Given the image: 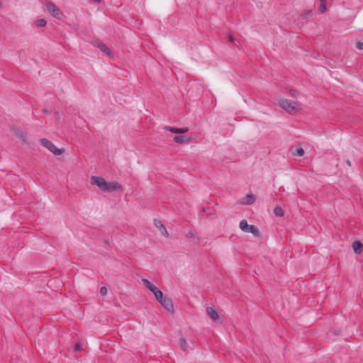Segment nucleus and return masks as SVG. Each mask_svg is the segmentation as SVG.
I'll return each instance as SVG.
<instances>
[{"label": "nucleus", "instance_id": "f257e3e1", "mask_svg": "<svg viewBox=\"0 0 363 363\" xmlns=\"http://www.w3.org/2000/svg\"><path fill=\"white\" fill-rule=\"evenodd\" d=\"M91 185L96 186L101 191L111 192L120 190L121 186L116 182H108L104 178L99 176H92L90 178Z\"/></svg>", "mask_w": 363, "mask_h": 363}, {"label": "nucleus", "instance_id": "f03ea898", "mask_svg": "<svg viewBox=\"0 0 363 363\" xmlns=\"http://www.w3.org/2000/svg\"><path fill=\"white\" fill-rule=\"evenodd\" d=\"M280 107L290 114H295L301 108V105L294 101L289 99H284L279 103Z\"/></svg>", "mask_w": 363, "mask_h": 363}, {"label": "nucleus", "instance_id": "7ed1b4c3", "mask_svg": "<svg viewBox=\"0 0 363 363\" xmlns=\"http://www.w3.org/2000/svg\"><path fill=\"white\" fill-rule=\"evenodd\" d=\"M239 227L245 233H250L256 237L259 235L257 228L253 225H248L247 220L245 219L240 222Z\"/></svg>", "mask_w": 363, "mask_h": 363}, {"label": "nucleus", "instance_id": "20e7f679", "mask_svg": "<svg viewBox=\"0 0 363 363\" xmlns=\"http://www.w3.org/2000/svg\"><path fill=\"white\" fill-rule=\"evenodd\" d=\"M142 282L143 285L154 294L156 299L162 298V295L163 294V293L159 288L152 284L147 279H142Z\"/></svg>", "mask_w": 363, "mask_h": 363}, {"label": "nucleus", "instance_id": "39448f33", "mask_svg": "<svg viewBox=\"0 0 363 363\" xmlns=\"http://www.w3.org/2000/svg\"><path fill=\"white\" fill-rule=\"evenodd\" d=\"M40 144L49 150L55 155H60L62 152L60 149L57 148L51 141L48 140V139H41Z\"/></svg>", "mask_w": 363, "mask_h": 363}, {"label": "nucleus", "instance_id": "423d86ee", "mask_svg": "<svg viewBox=\"0 0 363 363\" xmlns=\"http://www.w3.org/2000/svg\"><path fill=\"white\" fill-rule=\"evenodd\" d=\"M157 301L169 312H174V305L172 300L168 296L162 295L161 299H157Z\"/></svg>", "mask_w": 363, "mask_h": 363}, {"label": "nucleus", "instance_id": "0eeeda50", "mask_svg": "<svg viewBox=\"0 0 363 363\" xmlns=\"http://www.w3.org/2000/svg\"><path fill=\"white\" fill-rule=\"evenodd\" d=\"M48 11L55 18L62 19L63 17V13L60 11V10L55 6L52 3H48L46 6Z\"/></svg>", "mask_w": 363, "mask_h": 363}, {"label": "nucleus", "instance_id": "6e6552de", "mask_svg": "<svg viewBox=\"0 0 363 363\" xmlns=\"http://www.w3.org/2000/svg\"><path fill=\"white\" fill-rule=\"evenodd\" d=\"M174 142L179 144L182 143H189L191 142L192 139L191 136L188 135H177L173 138Z\"/></svg>", "mask_w": 363, "mask_h": 363}, {"label": "nucleus", "instance_id": "1a4fd4ad", "mask_svg": "<svg viewBox=\"0 0 363 363\" xmlns=\"http://www.w3.org/2000/svg\"><path fill=\"white\" fill-rule=\"evenodd\" d=\"M96 46L102 51L106 56L110 58L113 57L111 50L104 43H96Z\"/></svg>", "mask_w": 363, "mask_h": 363}, {"label": "nucleus", "instance_id": "9d476101", "mask_svg": "<svg viewBox=\"0 0 363 363\" xmlns=\"http://www.w3.org/2000/svg\"><path fill=\"white\" fill-rule=\"evenodd\" d=\"M206 311L208 315L213 320L217 321L219 319L218 312L216 309L211 307H208Z\"/></svg>", "mask_w": 363, "mask_h": 363}, {"label": "nucleus", "instance_id": "9b49d317", "mask_svg": "<svg viewBox=\"0 0 363 363\" xmlns=\"http://www.w3.org/2000/svg\"><path fill=\"white\" fill-rule=\"evenodd\" d=\"M255 201V196L253 194H247L242 200L241 203L244 205H251Z\"/></svg>", "mask_w": 363, "mask_h": 363}, {"label": "nucleus", "instance_id": "f8f14e48", "mask_svg": "<svg viewBox=\"0 0 363 363\" xmlns=\"http://www.w3.org/2000/svg\"><path fill=\"white\" fill-rule=\"evenodd\" d=\"M155 226L160 230L162 235L168 237V232L160 220H155Z\"/></svg>", "mask_w": 363, "mask_h": 363}, {"label": "nucleus", "instance_id": "ddd939ff", "mask_svg": "<svg viewBox=\"0 0 363 363\" xmlns=\"http://www.w3.org/2000/svg\"><path fill=\"white\" fill-rule=\"evenodd\" d=\"M164 129L166 130H169L174 133H184L188 131V128H174V127H170V126H165L164 128Z\"/></svg>", "mask_w": 363, "mask_h": 363}, {"label": "nucleus", "instance_id": "4468645a", "mask_svg": "<svg viewBox=\"0 0 363 363\" xmlns=\"http://www.w3.org/2000/svg\"><path fill=\"white\" fill-rule=\"evenodd\" d=\"M352 247L355 253L361 254L363 252V244L359 241L352 243Z\"/></svg>", "mask_w": 363, "mask_h": 363}, {"label": "nucleus", "instance_id": "2eb2a0df", "mask_svg": "<svg viewBox=\"0 0 363 363\" xmlns=\"http://www.w3.org/2000/svg\"><path fill=\"white\" fill-rule=\"evenodd\" d=\"M274 212L277 216L281 217L284 216V211H283L282 208L279 206H277L274 208Z\"/></svg>", "mask_w": 363, "mask_h": 363}, {"label": "nucleus", "instance_id": "dca6fc26", "mask_svg": "<svg viewBox=\"0 0 363 363\" xmlns=\"http://www.w3.org/2000/svg\"><path fill=\"white\" fill-rule=\"evenodd\" d=\"M179 344H180V346L182 347V349L184 350V351H186V349H187V347H188V345H187V342L186 341V340L184 338H180L179 339Z\"/></svg>", "mask_w": 363, "mask_h": 363}, {"label": "nucleus", "instance_id": "f3484780", "mask_svg": "<svg viewBox=\"0 0 363 363\" xmlns=\"http://www.w3.org/2000/svg\"><path fill=\"white\" fill-rule=\"evenodd\" d=\"M294 155L298 156V157H302L303 155H304V150L303 148H298L296 150V152L294 153Z\"/></svg>", "mask_w": 363, "mask_h": 363}, {"label": "nucleus", "instance_id": "a211bd4d", "mask_svg": "<svg viewBox=\"0 0 363 363\" xmlns=\"http://www.w3.org/2000/svg\"><path fill=\"white\" fill-rule=\"evenodd\" d=\"M38 26L43 27L46 25V21L44 19H39L36 21Z\"/></svg>", "mask_w": 363, "mask_h": 363}, {"label": "nucleus", "instance_id": "6ab92c4d", "mask_svg": "<svg viewBox=\"0 0 363 363\" xmlns=\"http://www.w3.org/2000/svg\"><path fill=\"white\" fill-rule=\"evenodd\" d=\"M16 135L18 138H19L23 142L26 141L25 136L22 132H16Z\"/></svg>", "mask_w": 363, "mask_h": 363}, {"label": "nucleus", "instance_id": "aec40b11", "mask_svg": "<svg viewBox=\"0 0 363 363\" xmlns=\"http://www.w3.org/2000/svg\"><path fill=\"white\" fill-rule=\"evenodd\" d=\"M319 10L321 13H324L326 11V4H320Z\"/></svg>", "mask_w": 363, "mask_h": 363}, {"label": "nucleus", "instance_id": "412c9836", "mask_svg": "<svg viewBox=\"0 0 363 363\" xmlns=\"http://www.w3.org/2000/svg\"><path fill=\"white\" fill-rule=\"evenodd\" d=\"M100 293L101 295L104 296L107 294V289L105 286H103L100 289Z\"/></svg>", "mask_w": 363, "mask_h": 363}, {"label": "nucleus", "instance_id": "4be33fe9", "mask_svg": "<svg viewBox=\"0 0 363 363\" xmlns=\"http://www.w3.org/2000/svg\"><path fill=\"white\" fill-rule=\"evenodd\" d=\"M228 35L229 40L231 41L233 43H234V42L235 40V38H234V36L231 33H229Z\"/></svg>", "mask_w": 363, "mask_h": 363}, {"label": "nucleus", "instance_id": "5701e85b", "mask_svg": "<svg viewBox=\"0 0 363 363\" xmlns=\"http://www.w3.org/2000/svg\"><path fill=\"white\" fill-rule=\"evenodd\" d=\"M357 48L359 50H363V43H362V42L357 43Z\"/></svg>", "mask_w": 363, "mask_h": 363}, {"label": "nucleus", "instance_id": "b1692460", "mask_svg": "<svg viewBox=\"0 0 363 363\" xmlns=\"http://www.w3.org/2000/svg\"><path fill=\"white\" fill-rule=\"evenodd\" d=\"M290 94L292 96H294L295 98H296L298 96V94H297L296 91H295V90H291Z\"/></svg>", "mask_w": 363, "mask_h": 363}, {"label": "nucleus", "instance_id": "393cba45", "mask_svg": "<svg viewBox=\"0 0 363 363\" xmlns=\"http://www.w3.org/2000/svg\"><path fill=\"white\" fill-rule=\"evenodd\" d=\"M82 350V347L79 344H77L76 346H75V348H74V351L76 352H79Z\"/></svg>", "mask_w": 363, "mask_h": 363}, {"label": "nucleus", "instance_id": "a878e982", "mask_svg": "<svg viewBox=\"0 0 363 363\" xmlns=\"http://www.w3.org/2000/svg\"><path fill=\"white\" fill-rule=\"evenodd\" d=\"M187 236H188L189 238H193V237L194 236V235L192 233H189L187 234Z\"/></svg>", "mask_w": 363, "mask_h": 363}, {"label": "nucleus", "instance_id": "bb28decb", "mask_svg": "<svg viewBox=\"0 0 363 363\" xmlns=\"http://www.w3.org/2000/svg\"><path fill=\"white\" fill-rule=\"evenodd\" d=\"M346 163L348 166H351V162L350 160H347Z\"/></svg>", "mask_w": 363, "mask_h": 363}, {"label": "nucleus", "instance_id": "cd10ccee", "mask_svg": "<svg viewBox=\"0 0 363 363\" xmlns=\"http://www.w3.org/2000/svg\"><path fill=\"white\" fill-rule=\"evenodd\" d=\"M320 4H326V0H320Z\"/></svg>", "mask_w": 363, "mask_h": 363}]
</instances>
